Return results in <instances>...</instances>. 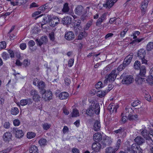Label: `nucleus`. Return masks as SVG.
Masks as SVG:
<instances>
[{"label":"nucleus","mask_w":153,"mask_h":153,"mask_svg":"<svg viewBox=\"0 0 153 153\" xmlns=\"http://www.w3.org/2000/svg\"><path fill=\"white\" fill-rule=\"evenodd\" d=\"M100 106L98 103L92 102L89 108L87 110L86 113L90 116H91L95 113L99 114L100 112Z\"/></svg>","instance_id":"f257e3e1"},{"label":"nucleus","mask_w":153,"mask_h":153,"mask_svg":"<svg viewBox=\"0 0 153 153\" xmlns=\"http://www.w3.org/2000/svg\"><path fill=\"white\" fill-rule=\"evenodd\" d=\"M75 12L76 14L81 16L80 18L81 20L83 21L87 17L86 15L87 11L84 9L82 6H78L75 9Z\"/></svg>","instance_id":"f03ea898"},{"label":"nucleus","mask_w":153,"mask_h":153,"mask_svg":"<svg viewBox=\"0 0 153 153\" xmlns=\"http://www.w3.org/2000/svg\"><path fill=\"white\" fill-rule=\"evenodd\" d=\"M126 74L123 73L120 76V79H122L121 82L123 84H129L134 81V79L131 76L126 75Z\"/></svg>","instance_id":"7ed1b4c3"},{"label":"nucleus","mask_w":153,"mask_h":153,"mask_svg":"<svg viewBox=\"0 0 153 153\" xmlns=\"http://www.w3.org/2000/svg\"><path fill=\"white\" fill-rule=\"evenodd\" d=\"M128 151H131L133 153H142L143 150L140 147L137 146L136 143H133L131 146V147L127 148Z\"/></svg>","instance_id":"20e7f679"},{"label":"nucleus","mask_w":153,"mask_h":153,"mask_svg":"<svg viewBox=\"0 0 153 153\" xmlns=\"http://www.w3.org/2000/svg\"><path fill=\"white\" fill-rule=\"evenodd\" d=\"M32 96V99L35 102H38L40 100L41 97L38 94V91L35 89L32 90L30 92Z\"/></svg>","instance_id":"39448f33"},{"label":"nucleus","mask_w":153,"mask_h":153,"mask_svg":"<svg viewBox=\"0 0 153 153\" xmlns=\"http://www.w3.org/2000/svg\"><path fill=\"white\" fill-rule=\"evenodd\" d=\"M112 142V139L111 137H107L105 139H103L101 142V146H102L103 148L106 146L110 145Z\"/></svg>","instance_id":"423d86ee"},{"label":"nucleus","mask_w":153,"mask_h":153,"mask_svg":"<svg viewBox=\"0 0 153 153\" xmlns=\"http://www.w3.org/2000/svg\"><path fill=\"white\" fill-rule=\"evenodd\" d=\"M13 133L15 134L16 137L18 138H20L22 137L24 135V133L21 130H18L16 128H14L13 130Z\"/></svg>","instance_id":"0eeeda50"},{"label":"nucleus","mask_w":153,"mask_h":153,"mask_svg":"<svg viewBox=\"0 0 153 153\" xmlns=\"http://www.w3.org/2000/svg\"><path fill=\"white\" fill-rule=\"evenodd\" d=\"M59 18L56 16L52 18L49 22V25L51 27H54L59 22Z\"/></svg>","instance_id":"6e6552de"},{"label":"nucleus","mask_w":153,"mask_h":153,"mask_svg":"<svg viewBox=\"0 0 153 153\" xmlns=\"http://www.w3.org/2000/svg\"><path fill=\"white\" fill-rule=\"evenodd\" d=\"M116 72V70H113L112 71L110 74L107 76L109 82H114L115 79L117 76Z\"/></svg>","instance_id":"1a4fd4ad"},{"label":"nucleus","mask_w":153,"mask_h":153,"mask_svg":"<svg viewBox=\"0 0 153 153\" xmlns=\"http://www.w3.org/2000/svg\"><path fill=\"white\" fill-rule=\"evenodd\" d=\"M37 86L40 90V93L41 94H43L46 92V90L45 89V84L44 82L42 81H40Z\"/></svg>","instance_id":"9d476101"},{"label":"nucleus","mask_w":153,"mask_h":153,"mask_svg":"<svg viewBox=\"0 0 153 153\" xmlns=\"http://www.w3.org/2000/svg\"><path fill=\"white\" fill-rule=\"evenodd\" d=\"M133 57V53H131L124 59L123 63L125 66H127L131 62Z\"/></svg>","instance_id":"9b49d317"},{"label":"nucleus","mask_w":153,"mask_h":153,"mask_svg":"<svg viewBox=\"0 0 153 153\" xmlns=\"http://www.w3.org/2000/svg\"><path fill=\"white\" fill-rule=\"evenodd\" d=\"M38 45L41 46L43 44L46 43L48 41L47 37L46 36H42L39 39L36 40Z\"/></svg>","instance_id":"f8f14e48"},{"label":"nucleus","mask_w":153,"mask_h":153,"mask_svg":"<svg viewBox=\"0 0 153 153\" xmlns=\"http://www.w3.org/2000/svg\"><path fill=\"white\" fill-rule=\"evenodd\" d=\"M101 146L100 143L94 142L92 145L91 148L93 151L99 152L100 151Z\"/></svg>","instance_id":"ddd939ff"},{"label":"nucleus","mask_w":153,"mask_h":153,"mask_svg":"<svg viewBox=\"0 0 153 153\" xmlns=\"http://www.w3.org/2000/svg\"><path fill=\"white\" fill-rule=\"evenodd\" d=\"M12 134L11 133L6 132L4 134L3 140L5 142H9L12 140Z\"/></svg>","instance_id":"4468645a"},{"label":"nucleus","mask_w":153,"mask_h":153,"mask_svg":"<svg viewBox=\"0 0 153 153\" xmlns=\"http://www.w3.org/2000/svg\"><path fill=\"white\" fill-rule=\"evenodd\" d=\"M149 1L148 0H145L142 3L141 9L142 11L141 13L142 15L145 14L146 10L147 5Z\"/></svg>","instance_id":"2eb2a0df"},{"label":"nucleus","mask_w":153,"mask_h":153,"mask_svg":"<svg viewBox=\"0 0 153 153\" xmlns=\"http://www.w3.org/2000/svg\"><path fill=\"white\" fill-rule=\"evenodd\" d=\"M42 95V98L44 99L45 101L50 100L52 99V93L51 91H48L45 92L44 94Z\"/></svg>","instance_id":"dca6fc26"},{"label":"nucleus","mask_w":153,"mask_h":153,"mask_svg":"<svg viewBox=\"0 0 153 153\" xmlns=\"http://www.w3.org/2000/svg\"><path fill=\"white\" fill-rule=\"evenodd\" d=\"M72 18L70 16L64 17L62 19V23L65 25L71 24L72 22Z\"/></svg>","instance_id":"f3484780"},{"label":"nucleus","mask_w":153,"mask_h":153,"mask_svg":"<svg viewBox=\"0 0 153 153\" xmlns=\"http://www.w3.org/2000/svg\"><path fill=\"white\" fill-rule=\"evenodd\" d=\"M118 108V105L115 106L114 103L110 104L108 107V109L110 111L111 113H112L114 111L116 113L117 111V109Z\"/></svg>","instance_id":"a211bd4d"},{"label":"nucleus","mask_w":153,"mask_h":153,"mask_svg":"<svg viewBox=\"0 0 153 153\" xmlns=\"http://www.w3.org/2000/svg\"><path fill=\"white\" fill-rule=\"evenodd\" d=\"M65 38L68 40H72L74 38V34L73 32L69 31L65 34Z\"/></svg>","instance_id":"6ab92c4d"},{"label":"nucleus","mask_w":153,"mask_h":153,"mask_svg":"<svg viewBox=\"0 0 153 153\" xmlns=\"http://www.w3.org/2000/svg\"><path fill=\"white\" fill-rule=\"evenodd\" d=\"M106 13H103L97 20V21L96 22V25L98 26H100L101 23L106 19Z\"/></svg>","instance_id":"aec40b11"},{"label":"nucleus","mask_w":153,"mask_h":153,"mask_svg":"<svg viewBox=\"0 0 153 153\" xmlns=\"http://www.w3.org/2000/svg\"><path fill=\"white\" fill-rule=\"evenodd\" d=\"M134 141L138 145H141L145 143V140L141 136H138L134 139Z\"/></svg>","instance_id":"412c9836"},{"label":"nucleus","mask_w":153,"mask_h":153,"mask_svg":"<svg viewBox=\"0 0 153 153\" xmlns=\"http://www.w3.org/2000/svg\"><path fill=\"white\" fill-rule=\"evenodd\" d=\"M116 2H114L113 0H107L105 4H103L104 7L107 9H109L112 7L114 3Z\"/></svg>","instance_id":"4be33fe9"},{"label":"nucleus","mask_w":153,"mask_h":153,"mask_svg":"<svg viewBox=\"0 0 153 153\" xmlns=\"http://www.w3.org/2000/svg\"><path fill=\"white\" fill-rule=\"evenodd\" d=\"M93 139L94 141L99 142L102 140V136L101 134L99 132L95 133L94 135Z\"/></svg>","instance_id":"5701e85b"},{"label":"nucleus","mask_w":153,"mask_h":153,"mask_svg":"<svg viewBox=\"0 0 153 153\" xmlns=\"http://www.w3.org/2000/svg\"><path fill=\"white\" fill-rule=\"evenodd\" d=\"M146 52L144 49H140L138 51L137 55L139 59L145 57L146 55Z\"/></svg>","instance_id":"b1692460"},{"label":"nucleus","mask_w":153,"mask_h":153,"mask_svg":"<svg viewBox=\"0 0 153 153\" xmlns=\"http://www.w3.org/2000/svg\"><path fill=\"white\" fill-rule=\"evenodd\" d=\"M69 94L66 92H63L60 93L59 96V98L61 100H66L69 97Z\"/></svg>","instance_id":"393cba45"},{"label":"nucleus","mask_w":153,"mask_h":153,"mask_svg":"<svg viewBox=\"0 0 153 153\" xmlns=\"http://www.w3.org/2000/svg\"><path fill=\"white\" fill-rule=\"evenodd\" d=\"M32 102L31 99L28 98L27 99L22 100L20 101V104L22 106H24L27 104H30L32 103Z\"/></svg>","instance_id":"a878e982"},{"label":"nucleus","mask_w":153,"mask_h":153,"mask_svg":"<svg viewBox=\"0 0 153 153\" xmlns=\"http://www.w3.org/2000/svg\"><path fill=\"white\" fill-rule=\"evenodd\" d=\"M101 125L100 121L96 120L94 123L93 127L94 130L96 131H98L100 130Z\"/></svg>","instance_id":"bb28decb"},{"label":"nucleus","mask_w":153,"mask_h":153,"mask_svg":"<svg viewBox=\"0 0 153 153\" xmlns=\"http://www.w3.org/2000/svg\"><path fill=\"white\" fill-rule=\"evenodd\" d=\"M117 150L115 148L110 146L105 149V153H115Z\"/></svg>","instance_id":"cd10ccee"},{"label":"nucleus","mask_w":153,"mask_h":153,"mask_svg":"<svg viewBox=\"0 0 153 153\" xmlns=\"http://www.w3.org/2000/svg\"><path fill=\"white\" fill-rule=\"evenodd\" d=\"M139 69H140L139 75L141 77L145 76L146 72L145 66L142 65Z\"/></svg>","instance_id":"c85d7f7f"},{"label":"nucleus","mask_w":153,"mask_h":153,"mask_svg":"<svg viewBox=\"0 0 153 153\" xmlns=\"http://www.w3.org/2000/svg\"><path fill=\"white\" fill-rule=\"evenodd\" d=\"M30 153H38V150L37 146H32L29 149Z\"/></svg>","instance_id":"c756f323"},{"label":"nucleus","mask_w":153,"mask_h":153,"mask_svg":"<svg viewBox=\"0 0 153 153\" xmlns=\"http://www.w3.org/2000/svg\"><path fill=\"white\" fill-rule=\"evenodd\" d=\"M108 91H107L106 90L103 91H98L97 92V96L100 97H102L105 96Z\"/></svg>","instance_id":"7c9ffc66"},{"label":"nucleus","mask_w":153,"mask_h":153,"mask_svg":"<svg viewBox=\"0 0 153 153\" xmlns=\"http://www.w3.org/2000/svg\"><path fill=\"white\" fill-rule=\"evenodd\" d=\"M128 118L130 120H136L138 119V116L137 114L134 115L131 114H129L128 117Z\"/></svg>","instance_id":"2f4dec72"},{"label":"nucleus","mask_w":153,"mask_h":153,"mask_svg":"<svg viewBox=\"0 0 153 153\" xmlns=\"http://www.w3.org/2000/svg\"><path fill=\"white\" fill-rule=\"evenodd\" d=\"M47 142V141L46 140L43 138H41L39 141V143L41 146L46 145Z\"/></svg>","instance_id":"473e14b6"},{"label":"nucleus","mask_w":153,"mask_h":153,"mask_svg":"<svg viewBox=\"0 0 153 153\" xmlns=\"http://www.w3.org/2000/svg\"><path fill=\"white\" fill-rule=\"evenodd\" d=\"M19 111L17 108L13 107L11 110V114L13 115H16L19 113Z\"/></svg>","instance_id":"72a5a7b5"},{"label":"nucleus","mask_w":153,"mask_h":153,"mask_svg":"<svg viewBox=\"0 0 153 153\" xmlns=\"http://www.w3.org/2000/svg\"><path fill=\"white\" fill-rule=\"evenodd\" d=\"M87 35V33L85 31L80 32L78 36V39H82L83 37L86 36Z\"/></svg>","instance_id":"f704fd0d"},{"label":"nucleus","mask_w":153,"mask_h":153,"mask_svg":"<svg viewBox=\"0 0 153 153\" xmlns=\"http://www.w3.org/2000/svg\"><path fill=\"white\" fill-rule=\"evenodd\" d=\"M153 49V42H149L146 46V50L147 51H151Z\"/></svg>","instance_id":"c9c22d12"},{"label":"nucleus","mask_w":153,"mask_h":153,"mask_svg":"<svg viewBox=\"0 0 153 153\" xmlns=\"http://www.w3.org/2000/svg\"><path fill=\"white\" fill-rule=\"evenodd\" d=\"M22 64L25 68L27 67L30 65V61L28 59H26L24 60Z\"/></svg>","instance_id":"e433bc0d"},{"label":"nucleus","mask_w":153,"mask_h":153,"mask_svg":"<svg viewBox=\"0 0 153 153\" xmlns=\"http://www.w3.org/2000/svg\"><path fill=\"white\" fill-rule=\"evenodd\" d=\"M140 62L138 60H136L134 62V68L137 70H139L140 68Z\"/></svg>","instance_id":"4c0bfd02"},{"label":"nucleus","mask_w":153,"mask_h":153,"mask_svg":"<svg viewBox=\"0 0 153 153\" xmlns=\"http://www.w3.org/2000/svg\"><path fill=\"white\" fill-rule=\"evenodd\" d=\"M79 116V114L78 110L76 109H73V112L72 113V117H76Z\"/></svg>","instance_id":"58836bf2"},{"label":"nucleus","mask_w":153,"mask_h":153,"mask_svg":"<svg viewBox=\"0 0 153 153\" xmlns=\"http://www.w3.org/2000/svg\"><path fill=\"white\" fill-rule=\"evenodd\" d=\"M105 86V85L102 84V82L101 81H99L95 85V88L96 89H99L100 88H102Z\"/></svg>","instance_id":"ea45409f"},{"label":"nucleus","mask_w":153,"mask_h":153,"mask_svg":"<svg viewBox=\"0 0 153 153\" xmlns=\"http://www.w3.org/2000/svg\"><path fill=\"white\" fill-rule=\"evenodd\" d=\"M121 140L119 139L117 140V142L116 143V145H115V148L116 149L118 150L120 148V145H121Z\"/></svg>","instance_id":"a19ab883"},{"label":"nucleus","mask_w":153,"mask_h":153,"mask_svg":"<svg viewBox=\"0 0 153 153\" xmlns=\"http://www.w3.org/2000/svg\"><path fill=\"white\" fill-rule=\"evenodd\" d=\"M62 10L64 12H68L69 10V7L68 6V4L67 3H65L64 4Z\"/></svg>","instance_id":"79ce46f5"},{"label":"nucleus","mask_w":153,"mask_h":153,"mask_svg":"<svg viewBox=\"0 0 153 153\" xmlns=\"http://www.w3.org/2000/svg\"><path fill=\"white\" fill-rule=\"evenodd\" d=\"M141 133L142 136L145 137H147L148 136H149V132L145 129H143L141 132Z\"/></svg>","instance_id":"37998d69"},{"label":"nucleus","mask_w":153,"mask_h":153,"mask_svg":"<svg viewBox=\"0 0 153 153\" xmlns=\"http://www.w3.org/2000/svg\"><path fill=\"white\" fill-rule=\"evenodd\" d=\"M35 136V133L32 132H29L27 134V137L29 139L33 138Z\"/></svg>","instance_id":"c03bdc74"},{"label":"nucleus","mask_w":153,"mask_h":153,"mask_svg":"<svg viewBox=\"0 0 153 153\" xmlns=\"http://www.w3.org/2000/svg\"><path fill=\"white\" fill-rule=\"evenodd\" d=\"M144 39V38H141L140 39H135L133 41L131 44H135L136 43H138L140 42H141V41H143Z\"/></svg>","instance_id":"a18cd8bd"},{"label":"nucleus","mask_w":153,"mask_h":153,"mask_svg":"<svg viewBox=\"0 0 153 153\" xmlns=\"http://www.w3.org/2000/svg\"><path fill=\"white\" fill-rule=\"evenodd\" d=\"M124 129L121 127H120L118 129L114 131V133L116 134H121L123 132H124Z\"/></svg>","instance_id":"49530a36"},{"label":"nucleus","mask_w":153,"mask_h":153,"mask_svg":"<svg viewBox=\"0 0 153 153\" xmlns=\"http://www.w3.org/2000/svg\"><path fill=\"white\" fill-rule=\"evenodd\" d=\"M71 79L70 78L66 77L64 79V83L66 86H69L71 83Z\"/></svg>","instance_id":"de8ad7c7"},{"label":"nucleus","mask_w":153,"mask_h":153,"mask_svg":"<svg viewBox=\"0 0 153 153\" xmlns=\"http://www.w3.org/2000/svg\"><path fill=\"white\" fill-rule=\"evenodd\" d=\"M81 23V21L80 20H77L73 23L74 26V27H78L79 26Z\"/></svg>","instance_id":"09e8293b"},{"label":"nucleus","mask_w":153,"mask_h":153,"mask_svg":"<svg viewBox=\"0 0 153 153\" xmlns=\"http://www.w3.org/2000/svg\"><path fill=\"white\" fill-rule=\"evenodd\" d=\"M49 37L51 40L54 41L55 39V38L54 33L53 32H51L49 34Z\"/></svg>","instance_id":"8fccbe9b"},{"label":"nucleus","mask_w":153,"mask_h":153,"mask_svg":"<svg viewBox=\"0 0 153 153\" xmlns=\"http://www.w3.org/2000/svg\"><path fill=\"white\" fill-rule=\"evenodd\" d=\"M74 59H70L68 61V66L71 67L72 66L74 63Z\"/></svg>","instance_id":"3c124183"},{"label":"nucleus","mask_w":153,"mask_h":153,"mask_svg":"<svg viewBox=\"0 0 153 153\" xmlns=\"http://www.w3.org/2000/svg\"><path fill=\"white\" fill-rule=\"evenodd\" d=\"M92 24V22L91 21H88L84 29L85 30H87L91 25Z\"/></svg>","instance_id":"603ef678"},{"label":"nucleus","mask_w":153,"mask_h":153,"mask_svg":"<svg viewBox=\"0 0 153 153\" xmlns=\"http://www.w3.org/2000/svg\"><path fill=\"white\" fill-rule=\"evenodd\" d=\"M135 81L138 82H140V84L142 83L143 80H145L144 78H143L142 77H140L139 76H137V77L135 79Z\"/></svg>","instance_id":"864d4df0"},{"label":"nucleus","mask_w":153,"mask_h":153,"mask_svg":"<svg viewBox=\"0 0 153 153\" xmlns=\"http://www.w3.org/2000/svg\"><path fill=\"white\" fill-rule=\"evenodd\" d=\"M140 103V102L138 100H136L131 103V105L133 107H135Z\"/></svg>","instance_id":"5fc2aeb1"},{"label":"nucleus","mask_w":153,"mask_h":153,"mask_svg":"<svg viewBox=\"0 0 153 153\" xmlns=\"http://www.w3.org/2000/svg\"><path fill=\"white\" fill-rule=\"evenodd\" d=\"M13 123L15 126H18L20 124V122L18 119H15L13 120Z\"/></svg>","instance_id":"6e6d98bb"},{"label":"nucleus","mask_w":153,"mask_h":153,"mask_svg":"<svg viewBox=\"0 0 153 153\" xmlns=\"http://www.w3.org/2000/svg\"><path fill=\"white\" fill-rule=\"evenodd\" d=\"M6 43L4 41L0 42V48L3 49L5 48L6 47Z\"/></svg>","instance_id":"4d7b16f0"},{"label":"nucleus","mask_w":153,"mask_h":153,"mask_svg":"<svg viewBox=\"0 0 153 153\" xmlns=\"http://www.w3.org/2000/svg\"><path fill=\"white\" fill-rule=\"evenodd\" d=\"M126 67V66H125L124 65V64L123 63V64H121L119 65L117 68V70L119 71H121L125 68Z\"/></svg>","instance_id":"13d9d810"},{"label":"nucleus","mask_w":153,"mask_h":153,"mask_svg":"<svg viewBox=\"0 0 153 153\" xmlns=\"http://www.w3.org/2000/svg\"><path fill=\"white\" fill-rule=\"evenodd\" d=\"M120 19L119 18H117L115 19V18H113L110 19L109 22L111 24H112L115 21L117 22V21H120Z\"/></svg>","instance_id":"bf43d9fd"},{"label":"nucleus","mask_w":153,"mask_h":153,"mask_svg":"<svg viewBox=\"0 0 153 153\" xmlns=\"http://www.w3.org/2000/svg\"><path fill=\"white\" fill-rule=\"evenodd\" d=\"M2 56L4 59L6 60L9 58L8 54L5 52H3L2 53Z\"/></svg>","instance_id":"052dcab7"},{"label":"nucleus","mask_w":153,"mask_h":153,"mask_svg":"<svg viewBox=\"0 0 153 153\" xmlns=\"http://www.w3.org/2000/svg\"><path fill=\"white\" fill-rule=\"evenodd\" d=\"M42 126L43 129L46 130L48 129L50 127V125L47 123L44 124Z\"/></svg>","instance_id":"680f3d73"},{"label":"nucleus","mask_w":153,"mask_h":153,"mask_svg":"<svg viewBox=\"0 0 153 153\" xmlns=\"http://www.w3.org/2000/svg\"><path fill=\"white\" fill-rule=\"evenodd\" d=\"M35 42L32 40H31L29 41L28 43V45L29 47H33L35 45Z\"/></svg>","instance_id":"e2e57ef3"},{"label":"nucleus","mask_w":153,"mask_h":153,"mask_svg":"<svg viewBox=\"0 0 153 153\" xmlns=\"http://www.w3.org/2000/svg\"><path fill=\"white\" fill-rule=\"evenodd\" d=\"M16 1H17L18 5H20L26 2V0H16Z\"/></svg>","instance_id":"0e129e2a"},{"label":"nucleus","mask_w":153,"mask_h":153,"mask_svg":"<svg viewBox=\"0 0 153 153\" xmlns=\"http://www.w3.org/2000/svg\"><path fill=\"white\" fill-rule=\"evenodd\" d=\"M20 47L22 50H24L26 48V44L25 43H22L20 45Z\"/></svg>","instance_id":"69168bd1"},{"label":"nucleus","mask_w":153,"mask_h":153,"mask_svg":"<svg viewBox=\"0 0 153 153\" xmlns=\"http://www.w3.org/2000/svg\"><path fill=\"white\" fill-rule=\"evenodd\" d=\"M68 130H69L67 126H65L64 127L62 130L63 133L64 134H65L68 132Z\"/></svg>","instance_id":"338daca9"},{"label":"nucleus","mask_w":153,"mask_h":153,"mask_svg":"<svg viewBox=\"0 0 153 153\" xmlns=\"http://www.w3.org/2000/svg\"><path fill=\"white\" fill-rule=\"evenodd\" d=\"M4 128L8 129L10 127V123L9 122H5L3 125Z\"/></svg>","instance_id":"774afa93"}]
</instances>
